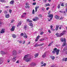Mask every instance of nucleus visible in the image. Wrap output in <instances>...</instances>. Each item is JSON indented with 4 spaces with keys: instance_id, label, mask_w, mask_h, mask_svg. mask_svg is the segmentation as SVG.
Returning a JSON list of instances; mask_svg holds the SVG:
<instances>
[{
    "instance_id": "obj_1",
    "label": "nucleus",
    "mask_w": 67,
    "mask_h": 67,
    "mask_svg": "<svg viewBox=\"0 0 67 67\" xmlns=\"http://www.w3.org/2000/svg\"><path fill=\"white\" fill-rule=\"evenodd\" d=\"M27 55H26L24 57V60H25V62H28L29 61H30L31 60V59L30 58H29L27 59Z\"/></svg>"
},
{
    "instance_id": "obj_2",
    "label": "nucleus",
    "mask_w": 67,
    "mask_h": 67,
    "mask_svg": "<svg viewBox=\"0 0 67 67\" xmlns=\"http://www.w3.org/2000/svg\"><path fill=\"white\" fill-rule=\"evenodd\" d=\"M53 51H55V52L56 53V54L57 55H58L59 54V51H60V50L59 49H57V48H55Z\"/></svg>"
},
{
    "instance_id": "obj_3",
    "label": "nucleus",
    "mask_w": 67,
    "mask_h": 67,
    "mask_svg": "<svg viewBox=\"0 0 67 67\" xmlns=\"http://www.w3.org/2000/svg\"><path fill=\"white\" fill-rule=\"evenodd\" d=\"M47 16L48 18H50L51 20H52L53 18V15L52 14H49Z\"/></svg>"
},
{
    "instance_id": "obj_4",
    "label": "nucleus",
    "mask_w": 67,
    "mask_h": 67,
    "mask_svg": "<svg viewBox=\"0 0 67 67\" xmlns=\"http://www.w3.org/2000/svg\"><path fill=\"white\" fill-rule=\"evenodd\" d=\"M12 54L14 56H16V51L15 50H14L12 52Z\"/></svg>"
},
{
    "instance_id": "obj_5",
    "label": "nucleus",
    "mask_w": 67,
    "mask_h": 67,
    "mask_svg": "<svg viewBox=\"0 0 67 67\" xmlns=\"http://www.w3.org/2000/svg\"><path fill=\"white\" fill-rule=\"evenodd\" d=\"M30 65L32 67H33L34 66H35L36 65V64L34 62H32L30 64Z\"/></svg>"
},
{
    "instance_id": "obj_6",
    "label": "nucleus",
    "mask_w": 67,
    "mask_h": 67,
    "mask_svg": "<svg viewBox=\"0 0 67 67\" xmlns=\"http://www.w3.org/2000/svg\"><path fill=\"white\" fill-rule=\"evenodd\" d=\"M15 28V26H13L12 27V28L10 29V31H14Z\"/></svg>"
},
{
    "instance_id": "obj_7",
    "label": "nucleus",
    "mask_w": 67,
    "mask_h": 67,
    "mask_svg": "<svg viewBox=\"0 0 67 67\" xmlns=\"http://www.w3.org/2000/svg\"><path fill=\"white\" fill-rule=\"evenodd\" d=\"M5 30L4 29H2V30L1 31V32H0L2 34L4 33L5 32Z\"/></svg>"
},
{
    "instance_id": "obj_8",
    "label": "nucleus",
    "mask_w": 67,
    "mask_h": 67,
    "mask_svg": "<svg viewBox=\"0 0 67 67\" xmlns=\"http://www.w3.org/2000/svg\"><path fill=\"white\" fill-rule=\"evenodd\" d=\"M40 35L38 36L36 38L35 40V42H37L38 40H39V38H40Z\"/></svg>"
},
{
    "instance_id": "obj_9",
    "label": "nucleus",
    "mask_w": 67,
    "mask_h": 67,
    "mask_svg": "<svg viewBox=\"0 0 67 67\" xmlns=\"http://www.w3.org/2000/svg\"><path fill=\"white\" fill-rule=\"evenodd\" d=\"M66 32V30H64L62 32V33H60L61 35L62 36H63V35Z\"/></svg>"
},
{
    "instance_id": "obj_10",
    "label": "nucleus",
    "mask_w": 67,
    "mask_h": 67,
    "mask_svg": "<svg viewBox=\"0 0 67 67\" xmlns=\"http://www.w3.org/2000/svg\"><path fill=\"white\" fill-rule=\"evenodd\" d=\"M16 57H14L13 59H12V60L14 62H15L16 60Z\"/></svg>"
},
{
    "instance_id": "obj_11",
    "label": "nucleus",
    "mask_w": 67,
    "mask_h": 67,
    "mask_svg": "<svg viewBox=\"0 0 67 67\" xmlns=\"http://www.w3.org/2000/svg\"><path fill=\"white\" fill-rule=\"evenodd\" d=\"M62 42H66V38H61V40Z\"/></svg>"
},
{
    "instance_id": "obj_12",
    "label": "nucleus",
    "mask_w": 67,
    "mask_h": 67,
    "mask_svg": "<svg viewBox=\"0 0 67 67\" xmlns=\"http://www.w3.org/2000/svg\"><path fill=\"white\" fill-rule=\"evenodd\" d=\"M55 35H56L57 37H61V36H62V35H61V34H59L58 33H56L55 34Z\"/></svg>"
},
{
    "instance_id": "obj_13",
    "label": "nucleus",
    "mask_w": 67,
    "mask_h": 67,
    "mask_svg": "<svg viewBox=\"0 0 67 67\" xmlns=\"http://www.w3.org/2000/svg\"><path fill=\"white\" fill-rule=\"evenodd\" d=\"M23 37L25 38H27V36L26 35V34L25 33L24 34Z\"/></svg>"
},
{
    "instance_id": "obj_14",
    "label": "nucleus",
    "mask_w": 67,
    "mask_h": 67,
    "mask_svg": "<svg viewBox=\"0 0 67 67\" xmlns=\"http://www.w3.org/2000/svg\"><path fill=\"white\" fill-rule=\"evenodd\" d=\"M55 19H56V20H58L59 19V16L56 15L55 16Z\"/></svg>"
},
{
    "instance_id": "obj_15",
    "label": "nucleus",
    "mask_w": 67,
    "mask_h": 67,
    "mask_svg": "<svg viewBox=\"0 0 67 67\" xmlns=\"http://www.w3.org/2000/svg\"><path fill=\"white\" fill-rule=\"evenodd\" d=\"M14 3V1L12 0V1L10 2L9 3L10 4H13Z\"/></svg>"
},
{
    "instance_id": "obj_16",
    "label": "nucleus",
    "mask_w": 67,
    "mask_h": 67,
    "mask_svg": "<svg viewBox=\"0 0 67 67\" xmlns=\"http://www.w3.org/2000/svg\"><path fill=\"white\" fill-rule=\"evenodd\" d=\"M29 26H31V28H32V27H33V24L32 23H29Z\"/></svg>"
},
{
    "instance_id": "obj_17",
    "label": "nucleus",
    "mask_w": 67,
    "mask_h": 67,
    "mask_svg": "<svg viewBox=\"0 0 67 67\" xmlns=\"http://www.w3.org/2000/svg\"><path fill=\"white\" fill-rule=\"evenodd\" d=\"M27 22H33V21L31 20H29V19L28 18L26 20Z\"/></svg>"
},
{
    "instance_id": "obj_18",
    "label": "nucleus",
    "mask_w": 67,
    "mask_h": 67,
    "mask_svg": "<svg viewBox=\"0 0 67 67\" xmlns=\"http://www.w3.org/2000/svg\"><path fill=\"white\" fill-rule=\"evenodd\" d=\"M6 18H9L10 17V15L9 14H6L5 15Z\"/></svg>"
},
{
    "instance_id": "obj_19",
    "label": "nucleus",
    "mask_w": 67,
    "mask_h": 67,
    "mask_svg": "<svg viewBox=\"0 0 67 67\" xmlns=\"http://www.w3.org/2000/svg\"><path fill=\"white\" fill-rule=\"evenodd\" d=\"M56 28H55V31H57L58 30V28H59V26L56 25Z\"/></svg>"
},
{
    "instance_id": "obj_20",
    "label": "nucleus",
    "mask_w": 67,
    "mask_h": 67,
    "mask_svg": "<svg viewBox=\"0 0 67 67\" xmlns=\"http://www.w3.org/2000/svg\"><path fill=\"white\" fill-rule=\"evenodd\" d=\"M12 37L13 38H16V36L14 34H13L12 35Z\"/></svg>"
},
{
    "instance_id": "obj_21",
    "label": "nucleus",
    "mask_w": 67,
    "mask_h": 67,
    "mask_svg": "<svg viewBox=\"0 0 67 67\" xmlns=\"http://www.w3.org/2000/svg\"><path fill=\"white\" fill-rule=\"evenodd\" d=\"M44 5L46 7H47L48 6H49L50 5V4H49V3H48L47 4H46Z\"/></svg>"
},
{
    "instance_id": "obj_22",
    "label": "nucleus",
    "mask_w": 67,
    "mask_h": 67,
    "mask_svg": "<svg viewBox=\"0 0 67 67\" xmlns=\"http://www.w3.org/2000/svg\"><path fill=\"white\" fill-rule=\"evenodd\" d=\"M50 57L51 58H52V60H54V59L55 58L54 56L52 57V56H50Z\"/></svg>"
},
{
    "instance_id": "obj_23",
    "label": "nucleus",
    "mask_w": 67,
    "mask_h": 67,
    "mask_svg": "<svg viewBox=\"0 0 67 67\" xmlns=\"http://www.w3.org/2000/svg\"><path fill=\"white\" fill-rule=\"evenodd\" d=\"M66 45V42H64L62 45V46H65Z\"/></svg>"
},
{
    "instance_id": "obj_24",
    "label": "nucleus",
    "mask_w": 67,
    "mask_h": 67,
    "mask_svg": "<svg viewBox=\"0 0 67 67\" xmlns=\"http://www.w3.org/2000/svg\"><path fill=\"white\" fill-rule=\"evenodd\" d=\"M38 56V54H35V57L36 58Z\"/></svg>"
},
{
    "instance_id": "obj_25",
    "label": "nucleus",
    "mask_w": 67,
    "mask_h": 67,
    "mask_svg": "<svg viewBox=\"0 0 67 67\" xmlns=\"http://www.w3.org/2000/svg\"><path fill=\"white\" fill-rule=\"evenodd\" d=\"M42 57L43 58H45V57H46V54L45 53H44L43 54L42 56Z\"/></svg>"
},
{
    "instance_id": "obj_26",
    "label": "nucleus",
    "mask_w": 67,
    "mask_h": 67,
    "mask_svg": "<svg viewBox=\"0 0 67 67\" xmlns=\"http://www.w3.org/2000/svg\"><path fill=\"white\" fill-rule=\"evenodd\" d=\"M44 43H41V44H38V46H42L43 45H44Z\"/></svg>"
},
{
    "instance_id": "obj_27",
    "label": "nucleus",
    "mask_w": 67,
    "mask_h": 67,
    "mask_svg": "<svg viewBox=\"0 0 67 67\" xmlns=\"http://www.w3.org/2000/svg\"><path fill=\"white\" fill-rule=\"evenodd\" d=\"M53 43V42H51L48 45V46H50L51 45H52V44Z\"/></svg>"
},
{
    "instance_id": "obj_28",
    "label": "nucleus",
    "mask_w": 67,
    "mask_h": 67,
    "mask_svg": "<svg viewBox=\"0 0 67 67\" xmlns=\"http://www.w3.org/2000/svg\"><path fill=\"white\" fill-rule=\"evenodd\" d=\"M0 52L2 54H3L5 53L4 52H3L2 51H1Z\"/></svg>"
},
{
    "instance_id": "obj_29",
    "label": "nucleus",
    "mask_w": 67,
    "mask_h": 67,
    "mask_svg": "<svg viewBox=\"0 0 67 67\" xmlns=\"http://www.w3.org/2000/svg\"><path fill=\"white\" fill-rule=\"evenodd\" d=\"M66 50H67V49L64 48L63 50V53H64V51H66Z\"/></svg>"
},
{
    "instance_id": "obj_30",
    "label": "nucleus",
    "mask_w": 67,
    "mask_h": 67,
    "mask_svg": "<svg viewBox=\"0 0 67 67\" xmlns=\"http://www.w3.org/2000/svg\"><path fill=\"white\" fill-rule=\"evenodd\" d=\"M46 63H44L43 65H41V66H46Z\"/></svg>"
},
{
    "instance_id": "obj_31",
    "label": "nucleus",
    "mask_w": 67,
    "mask_h": 67,
    "mask_svg": "<svg viewBox=\"0 0 67 67\" xmlns=\"http://www.w3.org/2000/svg\"><path fill=\"white\" fill-rule=\"evenodd\" d=\"M21 24H22V23L21 22V21L19 23H18V24L20 26L21 25Z\"/></svg>"
},
{
    "instance_id": "obj_32",
    "label": "nucleus",
    "mask_w": 67,
    "mask_h": 67,
    "mask_svg": "<svg viewBox=\"0 0 67 67\" xmlns=\"http://www.w3.org/2000/svg\"><path fill=\"white\" fill-rule=\"evenodd\" d=\"M35 18L36 20V21H37V20H39V18H38L37 17H35Z\"/></svg>"
},
{
    "instance_id": "obj_33",
    "label": "nucleus",
    "mask_w": 67,
    "mask_h": 67,
    "mask_svg": "<svg viewBox=\"0 0 67 67\" xmlns=\"http://www.w3.org/2000/svg\"><path fill=\"white\" fill-rule=\"evenodd\" d=\"M14 22V20L13 19H12L11 22L10 23H13V22Z\"/></svg>"
},
{
    "instance_id": "obj_34",
    "label": "nucleus",
    "mask_w": 67,
    "mask_h": 67,
    "mask_svg": "<svg viewBox=\"0 0 67 67\" xmlns=\"http://www.w3.org/2000/svg\"><path fill=\"white\" fill-rule=\"evenodd\" d=\"M32 20L33 21H36V19L35 18H34L32 19Z\"/></svg>"
},
{
    "instance_id": "obj_35",
    "label": "nucleus",
    "mask_w": 67,
    "mask_h": 67,
    "mask_svg": "<svg viewBox=\"0 0 67 67\" xmlns=\"http://www.w3.org/2000/svg\"><path fill=\"white\" fill-rule=\"evenodd\" d=\"M44 40V38L41 39L39 41H43Z\"/></svg>"
},
{
    "instance_id": "obj_36",
    "label": "nucleus",
    "mask_w": 67,
    "mask_h": 67,
    "mask_svg": "<svg viewBox=\"0 0 67 67\" xmlns=\"http://www.w3.org/2000/svg\"><path fill=\"white\" fill-rule=\"evenodd\" d=\"M4 14H7V13H8V12H7V11L6 10H5L4 12Z\"/></svg>"
},
{
    "instance_id": "obj_37",
    "label": "nucleus",
    "mask_w": 67,
    "mask_h": 67,
    "mask_svg": "<svg viewBox=\"0 0 67 67\" xmlns=\"http://www.w3.org/2000/svg\"><path fill=\"white\" fill-rule=\"evenodd\" d=\"M25 8H30V6H26Z\"/></svg>"
},
{
    "instance_id": "obj_38",
    "label": "nucleus",
    "mask_w": 67,
    "mask_h": 67,
    "mask_svg": "<svg viewBox=\"0 0 67 67\" xmlns=\"http://www.w3.org/2000/svg\"><path fill=\"white\" fill-rule=\"evenodd\" d=\"M9 12L10 13H11L12 12V10L11 9L9 10Z\"/></svg>"
},
{
    "instance_id": "obj_39",
    "label": "nucleus",
    "mask_w": 67,
    "mask_h": 67,
    "mask_svg": "<svg viewBox=\"0 0 67 67\" xmlns=\"http://www.w3.org/2000/svg\"><path fill=\"white\" fill-rule=\"evenodd\" d=\"M24 34H23V33H21L20 34V36H24Z\"/></svg>"
},
{
    "instance_id": "obj_40",
    "label": "nucleus",
    "mask_w": 67,
    "mask_h": 67,
    "mask_svg": "<svg viewBox=\"0 0 67 67\" xmlns=\"http://www.w3.org/2000/svg\"><path fill=\"white\" fill-rule=\"evenodd\" d=\"M64 18V17H61L60 18V20H62Z\"/></svg>"
},
{
    "instance_id": "obj_41",
    "label": "nucleus",
    "mask_w": 67,
    "mask_h": 67,
    "mask_svg": "<svg viewBox=\"0 0 67 67\" xmlns=\"http://www.w3.org/2000/svg\"><path fill=\"white\" fill-rule=\"evenodd\" d=\"M57 8L58 9H59L60 8V5H59V4L58 5Z\"/></svg>"
},
{
    "instance_id": "obj_42",
    "label": "nucleus",
    "mask_w": 67,
    "mask_h": 67,
    "mask_svg": "<svg viewBox=\"0 0 67 67\" xmlns=\"http://www.w3.org/2000/svg\"><path fill=\"white\" fill-rule=\"evenodd\" d=\"M34 10L33 9L32 10V13L33 14H34L35 13H34Z\"/></svg>"
},
{
    "instance_id": "obj_43",
    "label": "nucleus",
    "mask_w": 67,
    "mask_h": 67,
    "mask_svg": "<svg viewBox=\"0 0 67 67\" xmlns=\"http://www.w3.org/2000/svg\"><path fill=\"white\" fill-rule=\"evenodd\" d=\"M39 15V16H40V18H42V15L40 14Z\"/></svg>"
},
{
    "instance_id": "obj_44",
    "label": "nucleus",
    "mask_w": 67,
    "mask_h": 67,
    "mask_svg": "<svg viewBox=\"0 0 67 67\" xmlns=\"http://www.w3.org/2000/svg\"><path fill=\"white\" fill-rule=\"evenodd\" d=\"M36 2L34 3H32V4L34 5H36Z\"/></svg>"
},
{
    "instance_id": "obj_45",
    "label": "nucleus",
    "mask_w": 67,
    "mask_h": 67,
    "mask_svg": "<svg viewBox=\"0 0 67 67\" xmlns=\"http://www.w3.org/2000/svg\"><path fill=\"white\" fill-rule=\"evenodd\" d=\"M38 44H37L35 45V47H38Z\"/></svg>"
},
{
    "instance_id": "obj_46",
    "label": "nucleus",
    "mask_w": 67,
    "mask_h": 67,
    "mask_svg": "<svg viewBox=\"0 0 67 67\" xmlns=\"http://www.w3.org/2000/svg\"><path fill=\"white\" fill-rule=\"evenodd\" d=\"M43 64H44V62H43V61L41 62V65H43Z\"/></svg>"
},
{
    "instance_id": "obj_47",
    "label": "nucleus",
    "mask_w": 67,
    "mask_h": 67,
    "mask_svg": "<svg viewBox=\"0 0 67 67\" xmlns=\"http://www.w3.org/2000/svg\"><path fill=\"white\" fill-rule=\"evenodd\" d=\"M64 61L65 62H66V61H67V58L65 59Z\"/></svg>"
},
{
    "instance_id": "obj_48",
    "label": "nucleus",
    "mask_w": 67,
    "mask_h": 67,
    "mask_svg": "<svg viewBox=\"0 0 67 67\" xmlns=\"http://www.w3.org/2000/svg\"><path fill=\"white\" fill-rule=\"evenodd\" d=\"M49 9V7H47L46 8V10H48V9Z\"/></svg>"
},
{
    "instance_id": "obj_49",
    "label": "nucleus",
    "mask_w": 67,
    "mask_h": 67,
    "mask_svg": "<svg viewBox=\"0 0 67 67\" xmlns=\"http://www.w3.org/2000/svg\"><path fill=\"white\" fill-rule=\"evenodd\" d=\"M1 2H3L4 1V0H0Z\"/></svg>"
},
{
    "instance_id": "obj_50",
    "label": "nucleus",
    "mask_w": 67,
    "mask_h": 67,
    "mask_svg": "<svg viewBox=\"0 0 67 67\" xmlns=\"http://www.w3.org/2000/svg\"><path fill=\"white\" fill-rule=\"evenodd\" d=\"M39 8V7L38 6L37 7H36L35 8V9H37Z\"/></svg>"
},
{
    "instance_id": "obj_51",
    "label": "nucleus",
    "mask_w": 67,
    "mask_h": 67,
    "mask_svg": "<svg viewBox=\"0 0 67 67\" xmlns=\"http://www.w3.org/2000/svg\"><path fill=\"white\" fill-rule=\"evenodd\" d=\"M43 33H44V32H41L40 33V34H41V35H43Z\"/></svg>"
},
{
    "instance_id": "obj_52",
    "label": "nucleus",
    "mask_w": 67,
    "mask_h": 67,
    "mask_svg": "<svg viewBox=\"0 0 67 67\" xmlns=\"http://www.w3.org/2000/svg\"><path fill=\"white\" fill-rule=\"evenodd\" d=\"M50 27H51V29H53V26L52 25H51L50 26Z\"/></svg>"
},
{
    "instance_id": "obj_53",
    "label": "nucleus",
    "mask_w": 67,
    "mask_h": 67,
    "mask_svg": "<svg viewBox=\"0 0 67 67\" xmlns=\"http://www.w3.org/2000/svg\"><path fill=\"white\" fill-rule=\"evenodd\" d=\"M61 6H62V7H64V4H63V3H62L61 4Z\"/></svg>"
},
{
    "instance_id": "obj_54",
    "label": "nucleus",
    "mask_w": 67,
    "mask_h": 67,
    "mask_svg": "<svg viewBox=\"0 0 67 67\" xmlns=\"http://www.w3.org/2000/svg\"><path fill=\"white\" fill-rule=\"evenodd\" d=\"M19 42L20 44H21L22 43V41H20Z\"/></svg>"
},
{
    "instance_id": "obj_55",
    "label": "nucleus",
    "mask_w": 67,
    "mask_h": 67,
    "mask_svg": "<svg viewBox=\"0 0 67 67\" xmlns=\"http://www.w3.org/2000/svg\"><path fill=\"white\" fill-rule=\"evenodd\" d=\"M2 64V62H1V59H0V65H1Z\"/></svg>"
},
{
    "instance_id": "obj_56",
    "label": "nucleus",
    "mask_w": 67,
    "mask_h": 67,
    "mask_svg": "<svg viewBox=\"0 0 67 67\" xmlns=\"http://www.w3.org/2000/svg\"><path fill=\"white\" fill-rule=\"evenodd\" d=\"M42 10L43 11H44V7H43L42 8Z\"/></svg>"
},
{
    "instance_id": "obj_57",
    "label": "nucleus",
    "mask_w": 67,
    "mask_h": 67,
    "mask_svg": "<svg viewBox=\"0 0 67 67\" xmlns=\"http://www.w3.org/2000/svg\"><path fill=\"white\" fill-rule=\"evenodd\" d=\"M10 60L9 59H8L7 60V62L8 63H9L10 62Z\"/></svg>"
},
{
    "instance_id": "obj_58",
    "label": "nucleus",
    "mask_w": 67,
    "mask_h": 67,
    "mask_svg": "<svg viewBox=\"0 0 67 67\" xmlns=\"http://www.w3.org/2000/svg\"><path fill=\"white\" fill-rule=\"evenodd\" d=\"M24 28L25 29H26V28H27V26H25Z\"/></svg>"
},
{
    "instance_id": "obj_59",
    "label": "nucleus",
    "mask_w": 67,
    "mask_h": 67,
    "mask_svg": "<svg viewBox=\"0 0 67 67\" xmlns=\"http://www.w3.org/2000/svg\"><path fill=\"white\" fill-rule=\"evenodd\" d=\"M52 52L53 54H55V51H53Z\"/></svg>"
},
{
    "instance_id": "obj_60",
    "label": "nucleus",
    "mask_w": 67,
    "mask_h": 67,
    "mask_svg": "<svg viewBox=\"0 0 67 67\" xmlns=\"http://www.w3.org/2000/svg\"><path fill=\"white\" fill-rule=\"evenodd\" d=\"M21 17L22 18H24L25 16H24V14H23V15H21Z\"/></svg>"
},
{
    "instance_id": "obj_61",
    "label": "nucleus",
    "mask_w": 67,
    "mask_h": 67,
    "mask_svg": "<svg viewBox=\"0 0 67 67\" xmlns=\"http://www.w3.org/2000/svg\"><path fill=\"white\" fill-rule=\"evenodd\" d=\"M16 63H19V60H17V62H16Z\"/></svg>"
},
{
    "instance_id": "obj_62",
    "label": "nucleus",
    "mask_w": 67,
    "mask_h": 67,
    "mask_svg": "<svg viewBox=\"0 0 67 67\" xmlns=\"http://www.w3.org/2000/svg\"><path fill=\"white\" fill-rule=\"evenodd\" d=\"M51 29L52 31H55V29H53V28H52Z\"/></svg>"
},
{
    "instance_id": "obj_63",
    "label": "nucleus",
    "mask_w": 67,
    "mask_h": 67,
    "mask_svg": "<svg viewBox=\"0 0 67 67\" xmlns=\"http://www.w3.org/2000/svg\"><path fill=\"white\" fill-rule=\"evenodd\" d=\"M35 12H37V9H35Z\"/></svg>"
},
{
    "instance_id": "obj_64",
    "label": "nucleus",
    "mask_w": 67,
    "mask_h": 67,
    "mask_svg": "<svg viewBox=\"0 0 67 67\" xmlns=\"http://www.w3.org/2000/svg\"><path fill=\"white\" fill-rule=\"evenodd\" d=\"M43 1H44V2H46V1H47V0H43Z\"/></svg>"
}]
</instances>
